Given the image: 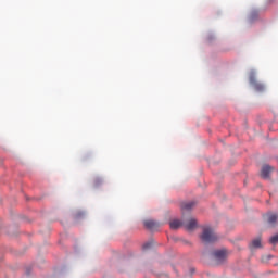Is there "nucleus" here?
Masks as SVG:
<instances>
[{"instance_id": "f257e3e1", "label": "nucleus", "mask_w": 278, "mask_h": 278, "mask_svg": "<svg viewBox=\"0 0 278 278\" xmlns=\"http://www.w3.org/2000/svg\"><path fill=\"white\" fill-rule=\"evenodd\" d=\"M201 240L205 244H211L212 242H216L218 240V237H216V233H214V230L212 228L205 227L203 228Z\"/></svg>"}, {"instance_id": "f03ea898", "label": "nucleus", "mask_w": 278, "mask_h": 278, "mask_svg": "<svg viewBox=\"0 0 278 278\" xmlns=\"http://www.w3.org/2000/svg\"><path fill=\"white\" fill-rule=\"evenodd\" d=\"M250 84L251 86H253L254 90H256V92H264V90H266V87L264 86V84L258 83L257 78H255V74H250Z\"/></svg>"}, {"instance_id": "7ed1b4c3", "label": "nucleus", "mask_w": 278, "mask_h": 278, "mask_svg": "<svg viewBox=\"0 0 278 278\" xmlns=\"http://www.w3.org/2000/svg\"><path fill=\"white\" fill-rule=\"evenodd\" d=\"M273 170H275V168H273V166L263 165V167L261 169V177L263 179H269L270 178V173H273Z\"/></svg>"}, {"instance_id": "20e7f679", "label": "nucleus", "mask_w": 278, "mask_h": 278, "mask_svg": "<svg viewBox=\"0 0 278 278\" xmlns=\"http://www.w3.org/2000/svg\"><path fill=\"white\" fill-rule=\"evenodd\" d=\"M216 262H225L227 260V251L226 250H217L213 253Z\"/></svg>"}, {"instance_id": "39448f33", "label": "nucleus", "mask_w": 278, "mask_h": 278, "mask_svg": "<svg viewBox=\"0 0 278 278\" xmlns=\"http://www.w3.org/2000/svg\"><path fill=\"white\" fill-rule=\"evenodd\" d=\"M182 225H184L185 229H187V231H193V229H197V219L195 218H189Z\"/></svg>"}, {"instance_id": "423d86ee", "label": "nucleus", "mask_w": 278, "mask_h": 278, "mask_svg": "<svg viewBox=\"0 0 278 278\" xmlns=\"http://www.w3.org/2000/svg\"><path fill=\"white\" fill-rule=\"evenodd\" d=\"M144 227H147V229H157V227H160V223L152 220V219H147L143 222Z\"/></svg>"}, {"instance_id": "0eeeda50", "label": "nucleus", "mask_w": 278, "mask_h": 278, "mask_svg": "<svg viewBox=\"0 0 278 278\" xmlns=\"http://www.w3.org/2000/svg\"><path fill=\"white\" fill-rule=\"evenodd\" d=\"M194 206V202L190 201V202H182L180 204V207L184 212H188L190 210H192V207Z\"/></svg>"}, {"instance_id": "6e6552de", "label": "nucleus", "mask_w": 278, "mask_h": 278, "mask_svg": "<svg viewBox=\"0 0 278 278\" xmlns=\"http://www.w3.org/2000/svg\"><path fill=\"white\" fill-rule=\"evenodd\" d=\"M277 220H278V215L277 214L270 213V214L267 215V223L269 225H276Z\"/></svg>"}, {"instance_id": "1a4fd4ad", "label": "nucleus", "mask_w": 278, "mask_h": 278, "mask_svg": "<svg viewBox=\"0 0 278 278\" xmlns=\"http://www.w3.org/2000/svg\"><path fill=\"white\" fill-rule=\"evenodd\" d=\"M184 226V223L179 219H174L169 223L170 229H179V227Z\"/></svg>"}, {"instance_id": "9d476101", "label": "nucleus", "mask_w": 278, "mask_h": 278, "mask_svg": "<svg viewBox=\"0 0 278 278\" xmlns=\"http://www.w3.org/2000/svg\"><path fill=\"white\" fill-rule=\"evenodd\" d=\"M260 248H262V239L257 238L252 240L250 244V249H260Z\"/></svg>"}, {"instance_id": "9b49d317", "label": "nucleus", "mask_w": 278, "mask_h": 278, "mask_svg": "<svg viewBox=\"0 0 278 278\" xmlns=\"http://www.w3.org/2000/svg\"><path fill=\"white\" fill-rule=\"evenodd\" d=\"M269 242H270L271 244H278V235L271 237L270 240H269Z\"/></svg>"}, {"instance_id": "f8f14e48", "label": "nucleus", "mask_w": 278, "mask_h": 278, "mask_svg": "<svg viewBox=\"0 0 278 278\" xmlns=\"http://www.w3.org/2000/svg\"><path fill=\"white\" fill-rule=\"evenodd\" d=\"M143 249H144V250L151 249V243H144V244H143Z\"/></svg>"}]
</instances>
